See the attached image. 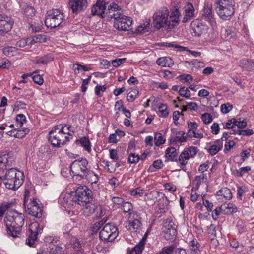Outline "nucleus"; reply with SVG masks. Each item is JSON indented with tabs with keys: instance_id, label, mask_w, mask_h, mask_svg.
<instances>
[{
	"instance_id": "4c0bfd02",
	"label": "nucleus",
	"mask_w": 254,
	"mask_h": 254,
	"mask_svg": "<svg viewBox=\"0 0 254 254\" xmlns=\"http://www.w3.org/2000/svg\"><path fill=\"white\" fill-rule=\"evenodd\" d=\"M92 184L96 183L99 180L98 176L93 171L90 170L84 177Z\"/></svg>"
},
{
	"instance_id": "338daca9",
	"label": "nucleus",
	"mask_w": 254,
	"mask_h": 254,
	"mask_svg": "<svg viewBox=\"0 0 254 254\" xmlns=\"http://www.w3.org/2000/svg\"><path fill=\"white\" fill-rule=\"evenodd\" d=\"M211 132L213 134H218L219 132L220 128L218 123H214L211 126Z\"/></svg>"
},
{
	"instance_id": "b1692460",
	"label": "nucleus",
	"mask_w": 254,
	"mask_h": 254,
	"mask_svg": "<svg viewBox=\"0 0 254 254\" xmlns=\"http://www.w3.org/2000/svg\"><path fill=\"white\" fill-rule=\"evenodd\" d=\"M207 151L211 156H214L221 150L223 142H222V139H218L214 142H210Z\"/></svg>"
},
{
	"instance_id": "603ef678",
	"label": "nucleus",
	"mask_w": 254,
	"mask_h": 254,
	"mask_svg": "<svg viewBox=\"0 0 254 254\" xmlns=\"http://www.w3.org/2000/svg\"><path fill=\"white\" fill-rule=\"evenodd\" d=\"M190 63H191L192 65L191 67L192 70H196L204 66V63L197 60L191 61Z\"/></svg>"
},
{
	"instance_id": "69168bd1",
	"label": "nucleus",
	"mask_w": 254,
	"mask_h": 254,
	"mask_svg": "<svg viewBox=\"0 0 254 254\" xmlns=\"http://www.w3.org/2000/svg\"><path fill=\"white\" fill-rule=\"evenodd\" d=\"M109 156L111 159L117 160L119 159V156L118 154V152L116 150L114 149H111L109 150Z\"/></svg>"
},
{
	"instance_id": "4468645a",
	"label": "nucleus",
	"mask_w": 254,
	"mask_h": 254,
	"mask_svg": "<svg viewBox=\"0 0 254 254\" xmlns=\"http://www.w3.org/2000/svg\"><path fill=\"white\" fill-rule=\"evenodd\" d=\"M106 4L108 3H106L104 0H97L96 3L92 8V14L94 15H99L102 18L105 16V14L108 15V10L105 13Z\"/></svg>"
},
{
	"instance_id": "774afa93",
	"label": "nucleus",
	"mask_w": 254,
	"mask_h": 254,
	"mask_svg": "<svg viewBox=\"0 0 254 254\" xmlns=\"http://www.w3.org/2000/svg\"><path fill=\"white\" fill-rule=\"evenodd\" d=\"M33 81L39 85H42L43 83L44 80L42 77L40 75H35L32 77Z\"/></svg>"
},
{
	"instance_id": "c85d7f7f",
	"label": "nucleus",
	"mask_w": 254,
	"mask_h": 254,
	"mask_svg": "<svg viewBox=\"0 0 254 254\" xmlns=\"http://www.w3.org/2000/svg\"><path fill=\"white\" fill-rule=\"evenodd\" d=\"M76 144L82 146L89 153L91 151V143L88 137H83L76 141Z\"/></svg>"
},
{
	"instance_id": "bb28decb",
	"label": "nucleus",
	"mask_w": 254,
	"mask_h": 254,
	"mask_svg": "<svg viewBox=\"0 0 254 254\" xmlns=\"http://www.w3.org/2000/svg\"><path fill=\"white\" fill-rule=\"evenodd\" d=\"M139 215H132L131 218L128 220V226L130 230H136L139 229L141 226V222L139 219Z\"/></svg>"
},
{
	"instance_id": "9b49d317",
	"label": "nucleus",
	"mask_w": 254,
	"mask_h": 254,
	"mask_svg": "<svg viewBox=\"0 0 254 254\" xmlns=\"http://www.w3.org/2000/svg\"><path fill=\"white\" fill-rule=\"evenodd\" d=\"M145 199L148 201L151 205L154 204L156 202H158V205L160 207L161 203L163 205L167 206L168 203L167 198L164 194L157 191H152L149 193L145 194Z\"/></svg>"
},
{
	"instance_id": "ddd939ff",
	"label": "nucleus",
	"mask_w": 254,
	"mask_h": 254,
	"mask_svg": "<svg viewBox=\"0 0 254 254\" xmlns=\"http://www.w3.org/2000/svg\"><path fill=\"white\" fill-rule=\"evenodd\" d=\"M191 25L193 32L196 36H200L206 34L208 30V26L200 19H197L194 20Z\"/></svg>"
},
{
	"instance_id": "5701e85b",
	"label": "nucleus",
	"mask_w": 254,
	"mask_h": 254,
	"mask_svg": "<svg viewBox=\"0 0 254 254\" xmlns=\"http://www.w3.org/2000/svg\"><path fill=\"white\" fill-rule=\"evenodd\" d=\"M68 246L76 254H83L84 251L80 241L75 237H72Z\"/></svg>"
},
{
	"instance_id": "20e7f679",
	"label": "nucleus",
	"mask_w": 254,
	"mask_h": 254,
	"mask_svg": "<svg viewBox=\"0 0 254 254\" xmlns=\"http://www.w3.org/2000/svg\"><path fill=\"white\" fill-rule=\"evenodd\" d=\"M0 186L3 184L6 188L16 190L24 182V174L22 172L12 168L8 169L3 176H0Z\"/></svg>"
},
{
	"instance_id": "37998d69",
	"label": "nucleus",
	"mask_w": 254,
	"mask_h": 254,
	"mask_svg": "<svg viewBox=\"0 0 254 254\" xmlns=\"http://www.w3.org/2000/svg\"><path fill=\"white\" fill-rule=\"evenodd\" d=\"M139 94V91L136 89H132L127 94V99L129 102L133 101L138 96Z\"/></svg>"
},
{
	"instance_id": "a878e982",
	"label": "nucleus",
	"mask_w": 254,
	"mask_h": 254,
	"mask_svg": "<svg viewBox=\"0 0 254 254\" xmlns=\"http://www.w3.org/2000/svg\"><path fill=\"white\" fill-rule=\"evenodd\" d=\"M82 205L84 207L83 213L87 216L93 214L97 208V206L93 202L92 198L88 202H85Z\"/></svg>"
},
{
	"instance_id": "3c124183",
	"label": "nucleus",
	"mask_w": 254,
	"mask_h": 254,
	"mask_svg": "<svg viewBox=\"0 0 254 254\" xmlns=\"http://www.w3.org/2000/svg\"><path fill=\"white\" fill-rule=\"evenodd\" d=\"M16 121L17 124V127H21L22 126L24 123L26 121V117L23 114H18L16 116Z\"/></svg>"
},
{
	"instance_id": "1a4fd4ad",
	"label": "nucleus",
	"mask_w": 254,
	"mask_h": 254,
	"mask_svg": "<svg viewBox=\"0 0 254 254\" xmlns=\"http://www.w3.org/2000/svg\"><path fill=\"white\" fill-rule=\"evenodd\" d=\"M64 17L63 14L58 9L50 10L46 16L45 25L48 28L57 27L63 22Z\"/></svg>"
},
{
	"instance_id": "a18cd8bd",
	"label": "nucleus",
	"mask_w": 254,
	"mask_h": 254,
	"mask_svg": "<svg viewBox=\"0 0 254 254\" xmlns=\"http://www.w3.org/2000/svg\"><path fill=\"white\" fill-rule=\"evenodd\" d=\"M29 132V129L24 128L22 129H16V133L13 136L17 138H22Z\"/></svg>"
},
{
	"instance_id": "ea45409f",
	"label": "nucleus",
	"mask_w": 254,
	"mask_h": 254,
	"mask_svg": "<svg viewBox=\"0 0 254 254\" xmlns=\"http://www.w3.org/2000/svg\"><path fill=\"white\" fill-rule=\"evenodd\" d=\"M46 36L43 34H37L29 39L31 44L36 43H42L46 41Z\"/></svg>"
},
{
	"instance_id": "bf43d9fd",
	"label": "nucleus",
	"mask_w": 254,
	"mask_h": 254,
	"mask_svg": "<svg viewBox=\"0 0 254 254\" xmlns=\"http://www.w3.org/2000/svg\"><path fill=\"white\" fill-rule=\"evenodd\" d=\"M14 205V203L12 202H4L1 203L0 208L5 212L8 209L12 208Z\"/></svg>"
},
{
	"instance_id": "cd10ccee",
	"label": "nucleus",
	"mask_w": 254,
	"mask_h": 254,
	"mask_svg": "<svg viewBox=\"0 0 254 254\" xmlns=\"http://www.w3.org/2000/svg\"><path fill=\"white\" fill-rule=\"evenodd\" d=\"M221 212L224 214H230L237 211V207L232 203L224 204L219 208Z\"/></svg>"
},
{
	"instance_id": "de8ad7c7",
	"label": "nucleus",
	"mask_w": 254,
	"mask_h": 254,
	"mask_svg": "<svg viewBox=\"0 0 254 254\" xmlns=\"http://www.w3.org/2000/svg\"><path fill=\"white\" fill-rule=\"evenodd\" d=\"M155 143L156 146H159L165 143V140L160 133H156L154 135Z\"/></svg>"
},
{
	"instance_id": "39448f33",
	"label": "nucleus",
	"mask_w": 254,
	"mask_h": 254,
	"mask_svg": "<svg viewBox=\"0 0 254 254\" xmlns=\"http://www.w3.org/2000/svg\"><path fill=\"white\" fill-rule=\"evenodd\" d=\"M66 124H63L55 126L49 133V140L53 146L60 147L66 142L69 141L72 138V134L70 132H65Z\"/></svg>"
},
{
	"instance_id": "6e6d98bb",
	"label": "nucleus",
	"mask_w": 254,
	"mask_h": 254,
	"mask_svg": "<svg viewBox=\"0 0 254 254\" xmlns=\"http://www.w3.org/2000/svg\"><path fill=\"white\" fill-rule=\"evenodd\" d=\"M251 170L249 166L241 167L239 170H236L235 175L237 177H242L245 173Z\"/></svg>"
},
{
	"instance_id": "09e8293b",
	"label": "nucleus",
	"mask_w": 254,
	"mask_h": 254,
	"mask_svg": "<svg viewBox=\"0 0 254 254\" xmlns=\"http://www.w3.org/2000/svg\"><path fill=\"white\" fill-rule=\"evenodd\" d=\"M179 94L187 99L190 98V92L188 89L185 87H182L179 90Z\"/></svg>"
},
{
	"instance_id": "f03ea898",
	"label": "nucleus",
	"mask_w": 254,
	"mask_h": 254,
	"mask_svg": "<svg viewBox=\"0 0 254 254\" xmlns=\"http://www.w3.org/2000/svg\"><path fill=\"white\" fill-rule=\"evenodd\" d=\"M121 8L117 4L113 2L108 6V17L114 18V26L121 31H129L132 29V20L120 11Z\"/></svg>"
},
{
	"instance_id": "49530a36",
	"label": "nucleus",
	"mask_w": 254,
	"mask_h": 254,
	"mask_svg": "<svg viewBox=\"0 0 254 254\" xmlns=\"http://www.w3.org/2000/svg\"><path fill=\"white\" fill-rule=\"evenodd\" d=\"M190 250L193 254H198L199 252V243L196 240H192L190 243Z\"/></svg>"
},
{
	"instance_id": "2eb2a0df",
	"label": "nucleus",
	"mask_w": 254,
	"mask_h": 254,
	"mask_svg": "<svg viewBox=\"0 0 254 254\" xmlns=\"http://www.w3.org/2000/svg\"><path fill=\"white\" fill-rule=\"evenodd\" d=\"M29 229L30 233L26 240V244L30 246H32L37 240V235L40 230L39 229V224L37 222L32 223L29 225Z\"/></svg>"
},
{
	"instance_id": "0e129e2a",
	"label": "nucleus",
	"mask_w": 254,
	"mask_h": 254,
	"mask_svg": "<svg viewBox=\"0 0 254 254\" xmlns=\"http://www.w3.org/2000/svg\"><path fill=\"white\" fill-rule=\"evenodd\" d=\"M126 60V58L116 59L112 61V64L113 66L117 67L124 62Z\"/></svg>"
},
{
	"instance_id": "e433bc0d",
	"label": "nucleus",
	"mask_w": 254,
	"mask_h": 254,
	"mask_svg": "<svg viewBox=\"0 0 254 254\" xmlns=\"http://www.w3.org/2000/svg\"><path fill=\"white\" fill-rule=\"evenodd\" d=\"M177 156L176 149L173 147L168 148L165 152V156L168 160L173 161Z\"/></svg>"
},
{
	"instance_id": "79ce46f5",
	"label": "nucleus",
	"mask_w": 254,
	"mask_h": 254,
	"mask_svg": "<svg viewBox=\"0 0 254 254\" xmlns=\"http://www.w3.org/2000/svg\"><path fill=\"white\" fill-rule=\"evenodd\" d=\"M53 59L54 57L51 54L45 55L38 59L37 61V63L47 64L49 62L53 61Z\"/></svg>"
},
{
	"instance_id": "58836bf2",
	"label": "nucleus",
	"mask_w": 254,
	"mask_h": 254,
	"mask_svg": "<svg viewBox=\"0 0 254 254\" xmlns=\"http://www.w3.org/2000/svg\"><path fill=\"white\" fill-rule=\"evenodd\" d=\"M183 152L188 156V158L189 159L190 158H193L196 155L197 153V149L195 147L190 146L185 148Z\"/></svg>"
},
{
	"instance_id": "4d7b16f0",
	"label": "nucleus",
	"mask_w": 254,
	"mask_h": 254,
	"mask_svg": "<svg viewBox=\"0 0 254 254\" xmlns=\"http://www.w3.org/2000/svg\"><path fill=\"white\" fill-rule=\"evenodd\" d=\"M140 160V157L134 153H130L128 157V161L130 163H136Z\"/></svg>"
},
{
	"instance_id": "052dcab7",
	"label": "nucleus",
	"mask_w": 254,
	"mask_h": 254,
	"mask_svg": "<svg viewBox=\"0 0 254 254\" xmlns=\"http://www.w3.org/2000/svg\"><path fill=\"white\" fill-rule=\"evenodd\" d=\"M237 121L235 119L229 120L225 126H224V129H233L236 126Z\"/></svg>"
},
{
	"instance_id": "5fc2aeb1",
	"label": "nucleus",
	"mask_w": 254,
	"mask_h": 254,
	"mask_svg": "<svg viewBox=\"0 0 254 254\" xmlns=\"http://www.w3.org/2000/svg\"><path fill=\"white\" fill-rule=\"evenodd\" d=\"M254 132L252 129H246V130H234L233 133H237V134L241 135L243 136H250L253 134Z\"/></svg>"
},
{
	"instance_id": "6ab92c4d",
	"label": "nucleus",
	"mask_w": 254,
	"mask_h": 254,
	"mask_svg": "<svg viewBox=\"0 0 254 254\" xmlns=\"http://www.w3.org/2000/svg\"><path fill=\"white\" fill-rule=\"evenodd\" d=\"M237 36V33L236 29L233 27L227 26L221 29V36L223 39L228 40L235 39Z\"/></svg>"
},
{
	"instance_id": "c03bdc74",
	"label": "nucleus",
	"mask_w": 254,
	"mask_h": 254,
	"mask_svg": "<svg viewBox=\"0 0 254 254\" xmlns=\"http://www.w3.org/2000/svg\"><path fill=\"white\" fill-rule=\"evenodd\" d=\"M164 229H177V225L172 218H167L164 222Z\"/></svg>"
},
{
	"instance_id": "680f3d73",
	"label": "nucleus",
	"mask_w": 254,
	"mask_h": 254,
	"mask_svg": "<svg viewBox=\"0 0 254 254\" xmlns=\"http://www.w3.org/2000/svg\"><path fill=\"white\" fill-rule=\"evenodd\" d=\"M201 119L204 124H209L212 120V116L209 113H205L202 115Z\"/></svg>"
},
{
	"instance_id": "7c9ffc66",
	"label": "nucleus",
	"mask_w": 254,
	"mask_h": 254,
	"mask_svg": "<svg viewBox=\"0 0 254 254\" xmlns=\"http://www.w3.org/2000/svg\"><path fill=\"white\" fill-rule=\"evenodd\" d=\"M187 141L186 136L185 135V132L183 131H176L175 133V136L174 138H171V141L172 143H182V142Z\"/></svg>"
},
{
	"instance_id": "a19ab883",
	"label": "nucleus",
	"mask_w": 254,
	"mask_h": 254,
	"mask_svg": "<svg viewBox=\"0 0 254 254\" xmlns=\"http://www.w3.org/2000/svg\"><path fill=\"white\" fill-rule=\"evenodd\" d=\"M169 111L166 104H162L158 107V115L162 117H166L168 115Z\"/></svg>"
},
{
	"instance_id": "dca6fc26",
	"label": "nucleus",
	"mask_w": 254,
	"mask_h": 254,
	"mask_svg": "<svg viewBox=\"0 0 254 254\" xmlns=\"http://www.w3.org/2000/svg\"><path fill=\"white\" fill-rule=\"evenodd\" d=\"M201 20L207 21L211 26H213L215 23L212 8L208 4H205L201 12Z\"/></svg>"
},
{
	"instance_id": "f704fd0d",
	"label": "nucleus",
	"mask_w": 254,
	"mask_h": 254,
	"mask_svg": "<svg viewBox=\"0 0 254 254\" xmlns=\"http://www.w3.org/2000/svg\"><path fill=\"white\" fill-rule=\"evenodd\" d=\"M22 12L25 17L31 18L35 15V9L32 6L25 4L22 7Z\"/></svg>"
},
{
	"instance_id": "a211bd4d",
	"label": "nucleus",
	"mask_w": 254,
	"mask_h": 254,
	"mask_svg": "<svg viewBox=\"0 0 254 254\" xmlns=\"http://www.w3.org/2000/svg\"><path fill=\"white\" fill-rule=\"evenodd\" d=\"M14 158L9 154H0V168L6 169L11 166L14 162Z\"/></svg>"
},
{
	"instance_id": "423d86ee",
	"label": "nucleus",
	"mask_w": 254,
	"mask_h": 254,
	"mask_svg": "<svg viewBox=\"0 0 254 254\" xmlns=\"http://www.w3.org/2000/svg\"><path fill=\"white\" fill-rule=\"evenodd\" d=\"M91 198V190L86 186H80L69 196V201H68L67 202L72 205L76 204L81 205L85 204V202H88Z\"/></svg>"
},
{
	"instance_id": "393cba45",
	"label": "nucleus",
	"mask_w": 254,
	"mask_h": 254,
	"mask_svg": "<svg viewBox=\"0 0 254 254\" xmlns=\"http://www.w3.org/2000/svg\"><path fill=\"white\" fill-rule=\"evenodd\" d=\"M145 241V235L133 248L130 250L128 249L127 254H141L144 248Z\"/></svg>"
},
{
	"instance_id": "0eeeda50",
	"label": "nucleus",
	"mask_w": 254,
	"mask_h": 254,
	"mask_svg": "<svg viewBox=\"0 0 254 254\" xmlns=\"http://www.w3.org/2000/svg\"><path fill=\"white\" fill-rule=\"evenodd\" d=\"M235 2L233 0H216L215 10L220 17L229 19L234 13Z\"/></svg>"
},
{
	"instance_id": "9d476101",
	"label": "nucleus",
	"mask_w": 254,
	"mask_h": 254,
	"mask_svg": "<svg viewBox=\"0 0 254 254\" xmlns=\"http://www.w3.org/2000/svg\"><path fill=\"white\" fill-rule=\"evenodd\" d=\"M119 231L117 227L112 223L106 224L100 232V238L102 240L111 242L118 236Z\"/></svg>"
},
{
	"instance_id": "7ed1b4c3",
	"label": "nucleus",
	"mask_w": 254,
	"mask_h": 254,
	"mask_svg": "<svg viewBox=\"0 0 254 254\" xmlns=\"http://www.w3.org/2000/svg\"><path fill=\"white\" fill-rule=\"evenodd\" d=\"M7 233L13 238L18 237L24 222V215L18 213H7L4 220Z\"/></svg>"
},
{
	"instance_id": "c756f323",
	"label": "nucleus",
	"mask_w": 254,
	"mask_h": 254,
	"mask_svg": "<svg viewBox=\"0 0 254 254\" xmlns=\"http://www.w3.org/2000/svg\"><path fill=\"white\" fill-rule=\"evenodd\" d=\"M156 63L158 65L163 67H171L174 64L173 60L170 57H163L157 59Z\"/></svg>"
},
{
	"instance_id": "13d9d810",
	"label": "nucleus",
	"mask_w": 254,
	"mask_h": 254,
	"mask_svg": "<svg viewBox=\"0 0 254 254\" xmlns=\"http://www.w3.org/2000/svg\"><path fill=\"white\" fill-rule=\"evenodd\" d=\"M189 159L185 153L183 151L181 153L179 157V161L181 165L185 166L188 163Z\"/></svg>"
},
{
	"instance_id": "8fccbe9b",
	"label": "nucleus",
	"mask_w": 254,
	"mask_h": 254,
	"mask_svg": "<svg viewBox=\"0 0 254 254\" xmlns=\"http://www.w3.org/2000/svg\"><path fill=\"white\" fill-rule=\"evenodd\" d=\"M175 248V247L173 245L165 247L162 249V251L157 254H173Z\"/></svg>"
},
{
	"instance_id": "f257e3e1",
	"label": "nucleus",
	"mask_w": 254,
	"mask_h": 254,
	"mask_svg": "<svg viewBox=\"0 0 254 254\" xmlns=\"http://www.w3.org/2000/svg\"><path fill=\"white\" fill-rule=\"evenodd\" d=\"M180 16L181 13L176 7L170 12L167 8L163 7L154 14L153 21L154 27L157 29L164 27L173 29L179 24Z\"/></svg>"
},
{
	"instance_id": "f8f14e48",
	"label": "nucleus",
	"mask_w": 254,
	"mask_h": 254,
	"mask_svg": "<svg viewBox=\"0 0 254 254\" xmlns=\"http://www.w3.org/2000/svg\"><path fill=\"white\" fill-rule=\"evenodd\" d=\"M26 200H24V205L26 208ZM26 212L29 215L37 218H41L43 215V209L40 207L35 200L33 199L27 205Z\"/></svg>"
},
{
	"instance_id": "c9c22d12",
	"label": "nucleus",
	"mask_w": 254,
	"mask_h": 254,
	"mask_svg": "<svg viewBox=\"0 0 254 254\" xmlns=\"http://www.w3.org/2000/svg\"><path fill=\"white\" fill-rule=\"evenodd\" d=\"M164 237L167 240L172 241L174 240L177 236V229H164Z\"/></svg>"
},
{
	"instance_id": "72a5a7b5",
	"label": "nucleus",
	"mask_w": 254,
	"mask_h": 254,
	"mask_svg": "<svg viewBox=\"0 0 254 254\" xmlns=\"http://www.w3.org/2000/svg\"><path fill=\"white\" fill-rule=\"evenodd\" d=\"M207 182V178L206 174H201L200 175L196 176L193 180V184L195 188L197 190L202 184H206Z\"/></svg>"
},
{
	"instance_id": "864d4df0",
	"label": "nucleus",
	"mask_w": 254,
	"mask_h": 254,
	"mask_svg": "<svg viewBox=\"0 0 254 254\" xmlns=\"http://www.w3.org/2000/svg\"><path fill=\"white\" fill-rule=\"evenodd\" d=\"M16 48L13 47L8 46L3 48V53L7 56H13L14 52L16 51Z\"/></svg>"
},
{
	"instance_id": "f3484780",
	"label": "nucleus",
	"mask_w": 254,
	"mask_h": 254,
	"mask_svg": "<svg viewBox=\"0 0 254 254\" xmlns=\"http://www.w3.org/2000/svg\"><path fill=\"white\" fill-rule=\"evenodd\" d=\"M69 7L73 12H79L87 7L86 0H69Z\"/></svg>"
},
{
	"instance_id": "6e6552de",
	"label": "nucleus",
	"mask_w": 254,
	"mask_h": 254,
	"mask_svg": "<svg viewBox=\"0 0 254 254\" xmlns=\"http://www.w3.org/2000/svg\"><path fill=\"white\" fill-rule=\"evenodd\" d=\"M70 171L74 176H78L82 178L90 170L88 160L85 158L75 160L70 166Z\"/></svg>"
},
{
	"instance_id": "4be33fe9",
	"label": "nucleus",
	"mask_w": 254,
	"mask_h": 254,
	"mask_svg": "<svg viewBox=\"0 0 254 254\" xmlns=\"http://www.w3.org/2000/svg\"><path fill=\"white\" fill-rule=\"evenodd\" d=\"M216 195L217 199L220 202L229 200L232 198L231 190L227 188H223L219 190L217 192Z\"/></svg>"
},
{
	"instance_id": "473e14b6",
	"label": "nucleus",
	"mask_w": 254,
	"mask_h": 254,
	"mask_svg": "<svg viewBox=\"0 0 254 254\" xmlns=\"http://www.w3.org/2000/svg\"><path fill=\"white\" fill-rule=\"evenodd\" d=\"M122 207L124 213H129V219H131L132 215H137V217L138 216V213L137 212L132 211L133 206L130 202H124L122 204Z\"/></svg>"
},
{
	"instance_id": "412c9836",
	"label": "nucleus",
	"mask_w": 254,
	"mask_h": 254,
	"mask_svg": "<svg viewBox=\"0 0 254 254\" xmlns=\"http://www.w3.org/2000/svg\"><path fill=\"white\" fill-rule=\"evenodd\" d=\"M13 23L8 17L3 18L0 16V34L8 33L12 28Z\"/></svg>"
},
{
	"instance_id": "e2e57ef3",
	"label": "nucleus",
	"mask_w": 254,
	"mask_h": 254,
	"mask_svg": "<svg viewBox=\"0 0 254 254\" xmlns=\"http://www.w3.org/2000/svg\"><path fill=\"white\" fill-rule=\"evenodd\" d=\"M233 108L232 105L229 103L224 104L221 106V111L222 113L226 114L230 112Z\"/></svg>"
},
{
	"instance_id": "2f4dec72",
	"label": "nucleus",
	"mask_w": 254,
	"mask_h": 254,
	"mask_svg": "<svg viewBox=\"0 0 254 254\" xmlns=\"http://www.w3.org/2000/svg\"><path fill=\"white\" fill-rule=\"evenodd\" d=\"M240 66L245 70H251L254 68V62L247 59H243L240 61Z\"/></svg>"
},
{
	"instance_id": "aec40b11",
	"label": "nucleus",
	"mask_w": 254,
	"mask_h": 254,
	"mask_svg": "<svg viewBox=\"0 0 254 254\" xmlns=\"http://www.w3.org/2000/svg\"><path fill=\"white\" fill-rule=\"evenodd\" d=\"M184 17L182 19L183 23H186L194 17V8L191 3H188L184 8Z\"/></svg>"
}]
</instances>
